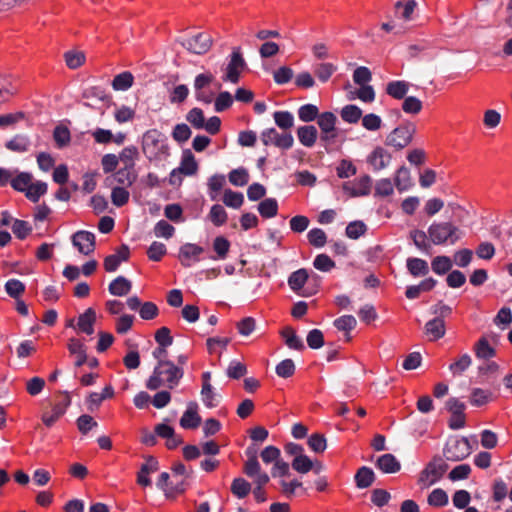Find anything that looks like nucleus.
I'll list each match as a JSON object with an SVG mask.
<instances>
[{
  "instance_id": "1",
  "label": "nucleus",
  "mask_w": 512,
  "mask_h": 512,
  "mask_svg": "<svg viewBox=\"0 0 512 512\" xmlns=\"http://www.w3.org/2000/svg\"><path fill=\"white\" fill-rule=\"evenodd\" d=\"M183 376L184 369L182 367L176 366L174 362H163L154 367L146 381V387L149 390L160 388L173 390L179 385Z\"/></svg>"
},
{
  "instance_id": "2",
  "label": "nucleus",
  "mask_w": 512,
  "mask_h": 512,
  "mask_svg": "<svg viewBox=\"0 0 512 512\" xmlns=\"http://www.w3.org/2000/svg\"><path fill=\"white\" fill-rule=\"evenodd\" d=\"M142 151L150 162L165 159L169 155L165 135L157 129L146 131L142 136Z\"/></svg>"
},
{
  "instance_id": "3",
  "label": "nucleus",
  "mask_w": 512,
  "mask_h": 512,
  "mask_svg": "<svg viewBox=\"0 0 512 512\" xmlns=\"http://www.w3.org/2000/svg\"><path fill=\"white\" fill-rule=\"evenodd\" d=\"M428 236L435 245H453L461 238V231L451 222H434L428 228Z\"/></svg>"
},
{
  "instance_id": "4",
  "label": "nucleus",
  "mask_w": 512,
  "mask_h": 512,
  "mask_svg": "<svg viewBox=\"0 0 512 512\" xmlns=\"http://www.w3.org/2000/svg\"><path fill=\"white\" fill-rule=\"evenodd\" d=\"M448 469L447 463L441 456H434L419 473L417 484L421 489H427L437 483Z\"/></svg>"
},
{
  "instance_id": "5",
  "label": "nucleus",
  "mask_w": 512,
  "mask_h": 512,
  "mask_svg": "<svg viewBox=\"0 0 512 512\" xmlns=\"http://www.w3.org/2000/svg\"><path fill=\"white\" fill-rule=\"evenodd\" d=\"M71 404V397L68 392H58L51 402V410L42 413L41 419L45 426H53L66 412Z\"/></svg>"
},
{
  "instance_id": "6",
  "label": "nucleus",
  "mask_w": 512,
  "mask_h": 512,
  "mask_svg": "<svg viewBox=\"0 0 512 512\" xmlns=\"http://www.w3.org/2000/svg\"><path fill=\"white\" fill-rule=\"evenodd\" d=\"M247 64L242 56L240 48H234L230 60L223 69L222 80L237 84L240 81L241 74L246 70Z\"/></svg>"
},
{
  "instance_id": "7",
  "label": "nucleus",
  "mask_w": 512,
  "mask_h": 512,
  "mask_svg": "<svg viewBox=\"0 0 512 512\" xmlns=\"http://www.w3.org/2000/svg\"><path fill=\"white\" fill-rule=\"evenodd\" d=\"M415 133V127L412 124H403L393 129L386 137L385 144L396 150H401L408 146Z\"/></svg>"
},
{
  "instance_id": "8",
  "label": "nucleus",
  "mask_w": 512,
  "mask_h": 512,
  "mask_svg": "<svg viewBox=\"0 0 512 512\" xmlns=\"http://www.w3.org/2000/svg\"><path fill=\"white\" fill-rule=\"evenodd\" d=\"M471 452L472 447L465 437L450 440L444 449V455L449 461H461L468 457Z\"/></svg>"
},
{
  "instance_id": "9",
  "label": "nucleus",
  "mask_w": 512,
  "mask_h": 512,
  "mask_svg": "<svg viewBox=\"0 0 512 512\" xmlns=\"http://www.w3.org/2000/svg\"><path fill=\"white\" fill-rule=\"evenodd\" d=\"M261 140L265 146L274 145L280 149H290L294 144V138L290 132L279 133L274 128H269L261 133Z\"/></svg>"
},
{
  "instance_id": "10",
  "label": "nucleus",
  "mask_w": 512,
  "mask_h": 512,
  "mask_svg": "<svg viewBox=\"0 0 512 512\" xmlns=\"http://www.w3.org/2000/svg\"><path fill=\"white\" fill-rule=\"evenodd\" d=\"M337 117L332 112H323L317 117V124L321 130V140L330 142L337 137Z\"/></svg>"
},
{
  "instance_id": "11",
  "label": "nucleus",
  "mask_w": 512,
  "mask_h": 512,
  "mask_svg": "<svg viewBox=\"0 0 512 512\" xmlns=\"http://www.w3.org/2000/svg\"><path fill=\"white\" fill-rule=\"evenodd\" d=\"M243 472L258 486H265L270 480L268 474L262 471L255 453H252L244 463Z\"/></svg>"
},
{
  "instance_id": "12",
  "label": "nucleus",
  "mask_w": 512,
  "mask_h": 512,
  "mask_svg": "<svg viewBox=\"0 0 512 512\" xmlns=\"http://www.w3.org/2000/svg\"><path fill=\"white\" fill-rule=\"evenodd\" d=\"M214 80V76L210 72L197 75L194 80V89L196 99L209 104L212 102L214 94L205 90Z\"/></svg>"
},
{
  "instance_id": "13",
  "label": "nucleus",
  "mask_w": 512,
  "mask_h": 512,
  "mask_svg": "<svg viewBox=\"0 0 512 512\" xmlns=\"http://www.w3.org/2000/svg\"><path fill=\"white\" fill-rule=\"evenodd\" d=\"M183 46L192 53H207L212 46V38L207 33H198L183 42Z\"/></svg>"
},
{
  "instance_id": "14",
  "label": "nucleus",
  "mask_w": 512,
  "mask_h": 512,
  "mask_svg": "<svg viewBox=\"0 0 512 512\" xmlns=\"http://www.w3.org/2000/svg\"><path fill=\"white\" fill-rule=\"evenodd\" d=\"M446 408L450 412L451 417L449 420V426L452 429H460L465 424V405L457 398H450L446 402Z\"/></svg>"
},
{
  "instance_id": "15",
  "label": "nucleus",
  "mask_w": 512,
  "mask_h": 512,
  "mask_svg": "<svg viewBox=\"0 0 512 512\" xmlns=\"http://www.w3.org/2000/svg\"><path fill=\"white\" fill-rule=\"evenodd\" d=\"M72 243L83 255H89L95 250V235L89 231H77L72 236Z\"/></svg>"
},
{
  "instance_id": "16",
  "label": "nucleus",
  "mask_w": 512,
  "mask_h": 512,
  "mask_svg": "<svg viewBox=\"0 0 512 512\" xmlns=\"http://www.w3.org/2000/svg\"><path fill=\"white\" fill-rule=\"evenodd\" d=\"M343 190L351 197L368 195L371 190V178L364 175L354 181L345 182Z\"/></svg>"
},
{
  "instance_id": "17",
  "label": "nucleus",
  "mask_w": 512,
  "mask_h": 512,
  "mask_svg": "<svg viewBox=\"0 0 512 512\" xmlns=\"http://www.w3.org/2000/svg\"><path fill=\"white\" fill-rule=\"evenodd\" d=\"M203 248L196 244L186 243L179 250V260L185 267L191 266L194 262L199 261V256L203 253Z\"/></svg>"
},
{
  "instance_id": "18",
  "label": "nucleus",
  "mask_w": 512,
  "mask_h": 512,
  "mask_svg": "<svg viewBox=\"0 0 512 512\" xmlns=\"http://www.w3.org/2000/svg\"><path fill=\"white\" fill-rule=\"evenodd\" d=\"M129 256H130V249L127 245H121L116 253L112 254V255H108L107 257H105L104 259V269L107 271V272H114L117 270V268L119 267V265L124 262V261H127L129 259Z\"/></svg>"
},
{
  "instance_id": "19",
  "label": "nucleus",
  "mask_w": 512,
  "mask_h": 512,
  "mask_svg": "<svg viewBox=\"0 0 512 512\" xmlns=\"http://www.w3.org/2000/svg\"><path fill=\"white\" fill-rule=\"evenodd\" d=\"M391 160V155L383 148L376 147L367 157V163L372 167L375 171H380L385 169Z\"/></svg>"
},
{
  "instance_id": "20",
  "label": "nucleus",
  "mask_w": 512,
  "mask_h": 512,
  "mask_svg": "<svg viewBox=\"0 0 512 512\" xmlns=\"http://www.w3.org/2000/svg\"><path fill=\"white\" fill-rule=\"evenodd\" d=\"M137 180L136 170H128V169H119L115 172L111 177L106 179L108 185H112L113 183H117V186L120 187H131Z\"/></svg>"
},
{
  "instance_id": "21",
  "label": "nucleus",
  "mask_w": 512,
  "mask_h": 512,
  "mask_svg": "<svg viewBox=\"0 0 512 512\" xmlns=\"http://www.w3.org/2000/svg\"><path fill=\"white\" fill-rule=\"evenodd\" d=\"M159 469V463L156 458L149 456L146 458V462L142 464L139 472L137 473V483L142 487H148L151 485L149 475L155 473Z\"/></svg>"
},
{
  "instance_id": "22",
  "label": "nucleus",
  "mask_w": 512,
  "mask_h": 512,
  "mask_svg": "<svg viewBox=\"0 0 512 512\" xmlns=\"http://www.w3.org/2000/svg\"><path fill=\"white\" fill-rule=\"evenodd\" d=\"M200 423L201 417L198 414V405L195 402H190L180 419V425L184 429H196Z\"/></svg>"
},
{
  "instance_id": "23",
  "label": "nucleus",
  "mask_w": 512,
  "mask_h": 512,
  "mask_svg": "<svg viewBox=\"0 0 512 512\" xmlns=\"http://www.w3.org/2000/svg\"><path fill=\"white\" fill-rule=\"evenodd\" d=\"M170 475L167 472L161 473L159 476L157 486L164 491L166 497H174L177 494L183 493L185 491L184 482H177L173 484L169 482Z\"/></svg>"
},
{
  "instance_id": "24",
  "label": "nucleus",
  "mask_w": 512,
  "mask_h": 512,
  "mask_svg": "<svg viewBox=\"0 0 512 512\" xmlns=\"http://www.w3.org/2000/svg\"><path fill=\"white\" fill-rule=\"evenodd\" d=\"M375 466L385 474H394L400 471L401 464L397 458L390 453L383 454L378 457Z\"/></svg>"
},
{
  "instance_id": "25",
  "label": "nucleus",
  "mask_w": 512,
  "mask_h": 512,
  "mask_svg": "<svg viewBox=\"0 0 512 512\" xmlns=\"http://www.w3.org/2000/svg\"><path fill=\"white\" fill-rule=\"evenodd\" d=\"M95 322L96 312L93 308H88L84 313L79 315L76 328L81 333L92 335L94 333Z\"/></svg>"
},
{
  "instance_id": "26",
  "label": "nucleus",
  "mask_w": 512,
  "mask_h": 512,
  "mask_svg": "<svg viewBox=\"0 0 512 512\" xmlns=\"http://www.w3.org/2000/svg\"><path fill=\"white\" fill-rule=\"evenodd\" d=\"M424 330L429 341H436L445 335V321L440 317H436L425 324Z\"/></svg>"
},
{
  "instance_id": "27",
  "label": "nucleus",
  "mask_w": 512,
  "mask_h": 512,
  "mask_svg": "<svg viewBox=\"0 0 512 512\" xmlns=\"http://www.w3.org/2000/svg\"><path fill=\"white\" fill-rule=\"evenodd\" d=\"M67 348L71 355L76 357L75 365L82 366L87 361L86 347L84 343L77 338H71L68 341Z\"/></svg>"
},
{
  "instance_id": "28",
  "label": "nucleus",
  "mask_w": 512,
  "mask_h": 512,
  "mask_svg": "<svg viewBox=\"0 0 512 512\" xmlns=\"http://www.w3.org/2000/svg\"><path fill=\"white\" fill-rule=\"evenodd\" d=\"M119 162L123 164V169L135 170L136 160L139 157V151L136 146H127L122 149L118 155Z\"/></svg>"
},
{
  "instance_id": "29",
  "label": "nucleus",
  "mask_w": 512,
  "mask_h": 512,
  "mask_svg": "<svg viewBox=\"0 0 512 512\" xmlns=\"http://www.w3.org/2000/svg\"><path fill=\"white\" fill-rule=\"evenodd\" d=\"M318 131L313 125L301 126L297 129V137L305 147H312L317 141Z\"/></svg>"
},
{
  "instance_id": "30",
  "label": "nucleus",
  "mask_w": 512,
  "mask_h": 512,
  "mask_svg": "<svg viewBox=\"0 0 512 512\" xmlns=\"http://www.w3.org/2000/svg\"><path fill=\"white\" fill-rule=\"evenodd\" d=\"M131 288L132 283L130 280H128L124 276H118L109 284L108 290L110 294L122 297L129 294Z\"/></svg>"
},
{
  "instance_id": "31",
  "label": "nucleus",
  "mask_w": 512,
  "mask_h": 512,
  "mask_svg": "<svg viewBox=\"0 0 512 512\" xmlns=\"http://www.w3.org/2000/svg\"><path fill=\"white\" fill-rule=\"evenodd\" d=\"M493 399V393L489 389L473 388L470 393L469 402L472 406L481 407Z\"/></svg>"
},
{
  "instance_id": "32",
  "label": "nucleus",
  "mask_w": 512,
  "mask_h": 512,
  "mask_svg": "<svg viewBox=\"0 0 512 512\" xmlns=\"http://www.w3.org/2000/svg\"><path fill=\"white\" fill-rule=\"evenodd\" d=\"M474 352L479 359H491L496 355V350L489 344L486 337H481L475 343Z\"/></svg>"
},
{
  "instance_id": "33",
  "label": "nucleus",
  "mask_w": 512,
  "mask_h": 512,
  "mask_svg": "<svg viewBox=\"0 0 512 512\" xmlns=\"http://www.w3.org/2000/svg\"><path fill=\"white\" fill-rule=\"evenodd\" d=\"M409 90V83L403 80L389 82L386 93L394 99H403Z\"/></svg>"
},
{
  "instance_id": "34",
  "label": "nucleus",
  "mask_w": 512,
  "mask_h": 512,
  "mask_svg": "<svg viewBox=\"0 0 512 512\" xmlns=\"http://www.w3.org/2000/svg\"><path fill=\"white\" fill-rule=\"evenodd\" d=\"M308 272L306 269L301 268L295 272H293L288 278V285L294 291L299 293L300 290L304 287L305 283L308 280Z\"/></svg>"
},
{
  "instance_id": "35",
  "label": "nucleus",
  "mask_w": 512,
  "mask_h": 512,
  "mask_svg": "<svg viewBox=\"0 0 512 512\" xmlns=\"http://www.w3.org/2000/svg\"><path fill=\"white\" fill-rule=\"evenodd\" d=\"M407 269L414 277L425 276L429 272L428 263L420 258H409L407 260Z\"/></svg>"
},
{
  "instance_id": "36",
  "label": "nucleus",
  "mask_w": 512,
  "mask_h": 512,
  "mask_svg": "<svg viewBox=\"0 0 512 512\" xmlns=\"http://www.w3.org/2000/svg\"><path fill=\"white\" fill-rule=\"evenodd\" d=\"M178 169L187 176L194 175L198 170V164L193 154L188 150L183 153V157Z\"/></svg>"
},
{
  "instance_id": "37",
  "label": "nucleus",
  "mask_w": 512,
  "mask_h": 512,
  "mask_svg": "<svg viewBox=\"0 0 512 512\" xmlns=\"http://www.w3.org/2000/svg\"><path fill=\"white\" fill-rule=\"evenodd\" d=\"M394 181L396 188L400 192L406 191L412 186L410 172L404 166L397 170Z\"/></svg>"
},
{
  "instance_id": "38",
  "label": "nucleus",
  "mask_w": 512,
  "mask_h": 512,
  "mask_svg": "<svg viewBox=\"0 0 512 512\" xmlns=\"http://www.w3.org/2000/svg\"><path fill=\"white\" fill-rule=\"evenodd\" d=\"M374 479L375 475L372 469L365 466L361 467L355 475L356 485L359 488H367L371 486Z\"/></svg>"
},
{
  "instance_id": "39",
  "label": "nucleus",
  "mask_w": 512,
  "mask_h": 512,
  "mask_svg": "<svg viewBox=\"0 0 512 512\" xmlns=\"http://www.w3.org/2000/svg\"><path fill=\"white\" fill-rule=\"evenodd\" d=\"M427 234L428 232L425 233L422 230L415 229L410 232V238L418 249L426 253H429V250L431 249V244L429 242L430 239H428L429 236H427Z\"/></svg>"
},
{
  "instance_id": "40",
  "label": "nucleus",
  "mask_w": 512,
  "mask_h": 512,
  "mask_svg": "<svg viewBox=\"0 0 512 512\" xmlns=\"http://www.w3.org/2000/svg\"><path fill=\"white\" fill-rule=\"evenodd\" d=\"M258 211L264 218H272L277 215L278 203L274 198H266L258 205Z\"/></svg>"
},
{
  "instance_id": "41",
  "label": "nucleus",
  "mask_w": 512,
  "mask_h": 512,
  "mask_svg": "<svg viewBox=\"0 0 512 512\" xmlns=\"http://www.w3.org/2000/svg\"><path fill=\"white\" fill-rule=\"evenodd\" d=\"M134 82V77L130 72H122L116 75L112 81V87L117 91L128 90Z\"/></svg>"
},
{
  "instance_id": "42",
  "label": "nucleus",
  "mask_w": 512,
  "mask_h": 512,
  "mask_svg": "<svg viewBox=\"0 0 512 512\" xmlns=\"http://www.w3.org/2000/svg\"><path fill=\"white\" fill-rule=\"evenodd\" d=\"M282 337L285 340L286 345L295 350H302L304 348L303 342L301 339L296 335L295 330L292 327H285L282 330Z\"/></svg>"
},
{
  "instance_id": "43",
  "label": "nucleus",
  "mask_w": 512,
  "mask_h": 512,
  "mask_svg": "<svg viewBox=\"0 0 512 512\" xmlns=\"http://www.w3.org/2000/svg\"><path fill=\"white\" fill-rule=\"evenodd\" d=\"M47 192V184L42 181L32 182L25 192V196L32 202L36 203L40 199L41 196L46 194Z\"/></svg>"
},
{
  "instance_id": "44",
  "label": "nucleus",
  "mask_w": 512,
  "mask_h": 512,
  "mask_svg": "<svg viewBox=\"0 0 512 512\" xmlns=\"http://www.w3.org/2000/svg\"><path fill=\"white\" fill-rule=\"evenodd\" d=\"M225 184V176L215 174L211 176L208 180V190H209V196L211 200L215 201L218 199V195L220 190L223 188Z\"/></svg>"
},
{
  "instance_id": "45",
  "label": "nucleus",
  "mask_w": 512,
  "mask_h": 512,
  "mask_svg": "<svg viewBox=\"0 0 512 512\" xmlns=\"http://www.w3.org/2000/svg\"><path fill=\"white\" fill-rule=\"evenodd\" d=\"M222 200L227 207L238 209L242 206L244 202V196L240 192H236L231 189H226L224 191Z\"/></svg>"
},
{
  "instance_id": "46",
  "label": "nucleus",
  "mask_w": 512,
  "mask_h": 512,
  "mask_svg": "<svg viewBox=\"0 0 512 512\" xmlns=\"http://www.w3.org/2000/svg\"><path fill=\"white\" fill-rule=\"evenodd\" d=\"M333 325L339 331H343L346 334L350 333L353 329H355L357 325V320L352 315H343L334 320Z\"/></svg>"
},
{
  "instance_id": "47",
  "label": "nucleus",
  "mask_w": 512,
  "mask_h": 512,
  "mask_svg": "<svg viewBox=\"0 0 512 512\" xmlns=\"http://www.w3.org/2000/svg\"><path fill=\"white\" fill-rule=\"evenodd\" d=\"M130 193L126 187L115 186L112 188L111 201L113 205L122 207L128 203Z\"/></svg>"
},
{
  "instance_id": "48",
  "label": "nucleus",
  "mask_w": 512,
  "mask_h": 512,
  "mask_svg": "<svg viewBox=\"0 0 512 512\" xmlns=\"http://www.w3.org/2000/svg\"><path fill=\"white\" fill-rule=\"evenodd\" d=\"M341 118L348 123H357L362 117V110L356 105H346L341 110Z\"/></svg>"
},
{
  "instance_id": "49",
  "label": "nucleus",
  "mask_w": 512,
  "mask_h": 512,
  "mask_svg": "<svg viewBox=\"0 0 512 512\" xmlns=\"http://www.w3.org/2000/svg\"><path fill=\"white\" fill-rule=\"evenodd\" d=\"M251 491V484L243 478H236L231 485V492L238 498L246 497Z\"/></svg>"
},
{
  "instance_id": "50",
  "label": "nucleus",
  "mask_w": 512,
  "mask_h": 512,
  "mask_svg": "<svg viewBox=\"0 0 512 512\" xmlns=\"http://www.w3.org/2000/svg\"><path fill=\"white\" fill-rule=\"evenodd\" d=\"M432 270L439 275H443L452 268V261L448 256H437L432 260Z\"/></svg>"
},
{
  "instance_id": "51",
  "label": "nucleus",
  "mask_w": 512,
  "mask_h": 512,
  "mask_svg": "<svg viewBox=\"0 0 512 512\" xmlns=\"http://www.w3.org/2000/svg\"><path fill=\"white\" fill-rule=\"evenodd\" d=\"M427 502L434 507H443L448 504V495L443 489L436 488L428 495Z\"/></svg>"
},
{
  "instance_id": "52",
  "label": "nucleus",
  "mask_w": 512,
  "mask_h": 512,
  "mask_svg": "<svg viewBox=\"0 0 512 512\" xmlns=\"http://www.w3.org/2000/svg\"><path fill=\"white\" fill-rule=\"evenodd\" d=\"M276 125L284 130L290 129L294 125V117L288 111H277L273 114Z\"/></svg>"
},
{
  "instance_id": "53",
  "label": "nucleus",
  "mask_w": 512,
  "mask_h": 512,
  "mask_svg": "<svg viewBox=\"0 0 512 512\" xmlns=\"http://www.w3.org/2000/svg\"><path fill=\"white\" fill-rule=\"evenodd\" d=\"M32 175L26 172H22L13 178L11 182V186L20 192H26L32 183Z\"/></svg>"
},
{
  "instance_id": "54",
  "label": "nucleus",
  "mask_w": 512,
  "mask_h": 512,
  "mask_svg": "<svg viewBox=\"0 0 512 512\" xmlns=\"http://www.w3.org/2000/svg\"><path fill=\"white\" fill-rule=\"evenodd\" d=\"M319 110L316 105L305 104L298 109V117L303 122H311L317 119Z\"/></svg>"
},
{
  "instance_id": "55",
  "label": "nucleus",
  "mask_w": 512,
  "mask_h": 512,
  "mask_svg": "<svg viewBox=\"0 0 512 512\" xmlns=\"http://www.w3.org/2000/svg\"><path fill=\"white\" fill-rule=\"evenodd\" d=\"M227 218V212L221 205L215 204L211 207L209 212V219L215 226H222L226 223Z\"/></svg>"
},
{
  "instance_id": "56",
  "label": "nucleus",
  "mask_w": 512,
  "mask_h": 512,
  "mask_svg": "<svg viewBox=\"0 0 512 512\" xmlns=\"http://www.w3.org/2000/svg\"><path fill=\"white\" fill-rule=\"evenodd\" d=\"M5 291L10 297L18 299L25 292V285L20 280L10 279L5 284Z\"/></svg>"
},
{
  "instance_id": "57",
  "label": "nucleus",
  "mask_w": 512,
  "mask_h": 512,
  "mask_svg": "<svg viewBox=\"0 0 512 512\" xmlns=\"http://www.w3.org/2000/svg\"><path fill=\"white\" fill-rule=\"evenodd\" d=\"M229 182L234 186H245L249 181L248 171L244 168L232 170L229 175Z\"/></svg>"
},
{
  "instance_id": "58",
  "label": "nucleus",
  "mask_w": 512,
  "mask_h": 512,
  "mask_svg": "<svg viewBox=\"0 0 512 512\" xmlns=\"http://www.w3.org/2000/svg\"><path fill=\"white\" fill-rule=\"evenodd\" d=\"M472 363V359L469 354H463L457 358L453 363L450 364L449 370L454 374H461L467 370Z\"/></svg>"
},
{
  "instance_id": "59",
  "label": "nucleus",
  "mask_w": 512,
  "mask_h": 512,
  "mask_svg": "<svg viewBox=\"0 0 512 512\" xmlns=\"http://www.w3.org/2000/svg\"><path fill=\"white\" fill-rule=\"evenodd\" d=\"M66 65L70 69H77L85 62V54L81 51H68L64 55Z\"/></svg>"
},
{
  "instance_id": "60",
  "label": "nucleus",
  "mask_w": 512,
  "mask_h": 512,
  "mask_svg": "<svg viewBox=\"0 0 512 512\" xmlns=\"http://www.w3.org/2000/svg\"><path fill=\"white\" fill-rule=\"evenodd\" d=\"M336 70L337 67L332 63H320L315 67L314 72L321 82H327Z\"/></svg>"
},
{
  "instance_id": "61",
  "label": "nucleus",
  "mask_w": 512,
  "mask_h": 512,
  "mask_svg": "<svg viewBox=\"0 0 512 512\" xmlns=\"http://www.w3.org/2000/svg\"><path fill=\"white\" fill-rule=\"evenodd\" d=\"M307 238L309 243L317 248L323 247L327 243V235L320 228L311 229L307 234Z\"/></svg>"
},
{
  "instance_id": "62",
  "label": "nucleus",
  "mask_w": 512,
  "mask_h": 512,
  "mask_svg": "<svg viewBox=\"0 0 512 512\" xmlns=\"http://www.w3.org/2000/svg\"><path fill=\"white\" fill-rule=\"evenodd\" d=\"M153 232L156 237L170 239L175 233V228L167 221L160 220L155 224Z\"/></svg>"
},
{
  "instance_id": "63",
  "label": "nucleus",
  "mask_w": 512,
  "mask_h": 512,
  "mask_svg": "<svg viewBox=\"0 0 512 512\" xmlns=\"http://www.w3.org/2000/svg\"><path fill=\"white\" fill-rule=\"evenodd\" d=\"M233 104V97L228 91L220 92L215 99L214 108L217 112H222L230 108Z\"/></svg>"
},
{
  "instance_id": "64",
  "label": "nucleus",
  "mask_w": 512,
  "mask_h": 512,
  "mask_svg": "<svg viewBox=\"0 0 512 512\" xmlns=\"http://www.w3.org/2000/svg\"><path fill=\"white\" fill-rule=\"evenodd\" d=\"M366 230V225L362 221H353L347 225L345 233L351 239H358L365 234Z\"/></svg>"
}]
</instances>
